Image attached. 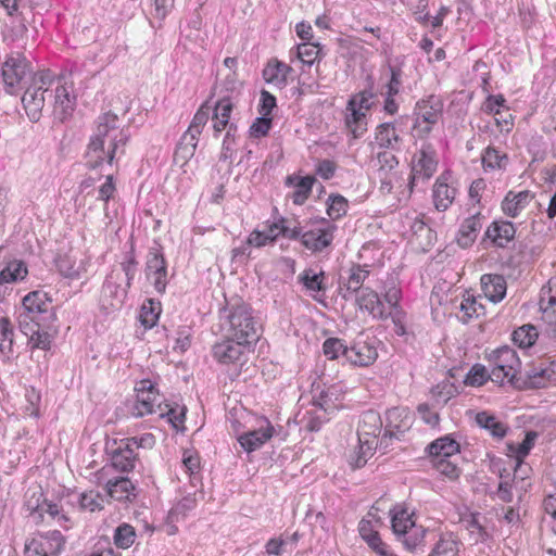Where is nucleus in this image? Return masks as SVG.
<instances>
[{
    "label": "nucleus",
    "instance_id": "79ce46f5",
    "mask_svg": "<svg viewBox=\"0 0 556 556\" xmlns=\"http://www.w3.org/2000/svg\"><path fill=\"white\" fill-rule=\"evenodd\" d=\"M538 439V433L535 431H528L525 435V439L521 443L515 445V444H508L509 451L515 454L517 464L515 467V471L517 468L521 465L522 459L530 453L532 447L535 444V441Z\"/></svg>",
    "mask_w": 556,
    "mask_h": 556
},
{
    "label": "nucleus",
    "instance_id": "4c0bfd02",
    "mask_svg": "<svg viewBox=\"0 0 556 556\" xmlns=\"http://www.w3.org/2000/svg\"><path fill=\"white\" fill-rule=\"evenodd\" d=\"M554 378L555 372L548 368H533L527 372L526 379H522V383H525L522 389L544 388Z\"/></svg>",
    "mask_w": 556,
    "mask_h": 556
},
{
    "label": "nucleus",
    "instance_id": "dca6fc26",
    "mask_svg": "<svg viewBox=\"0 0 556 556\" xmlns=\"http://www.w3.org/2000/svg\"><path fill=\"white\" fill-rule=\"evenodd\" d=\"M3 250L4 248L0 247V287L22 281L28 274V268L24 261L2 257Z\"/></svg>",
    "mask_w": 556,
    "mask_h": 556
},
{
    "label": "nucleus",
    "instance_id": "37998d69",
    "mask_svg": "<svg viewBox=\"0 0 556 556\" xmlns=\"http://www.w3.org/2000/svg\"><path fill=\"white\" fill-rule=\"evenodd\" d=\"M161 314V303L157 301H154L152 299L147 300L140 311V323L144 326V328H152Z\"/></svg>",
    "mask_w": 556,
    "mask_h": 556
},
{
    "label": "nucleus",
    "instance_id": "0eeeda50",
    "mask_svg": "<svg viewBox=\"0 0 556 556\" xmlns=\"http://www.w3.org/2000/svg\"><path fill=\"white\" fill-rule=\"evenodd\" d=\"M302 244L309 251L317 253L328 248L334 238L337 225L333 222L320 217L309 218L304 225Z\"/></svg>",
    "mask_w": 556,
    "mask_h": 556
},
{
    "label": "nucleus",
    "instance_id": "393cba45",
    "mask_svg": "<svg viewBox=\"0 0 556 556\" xmlns=\"http://www.w3.org/2000/svg\"><path fill=\"white\" fill-rule=\"evenodd\" d=\"M516 229L510 222H494L486 231L485 237L490 239L494 245L498 248H506L507 244L514 239Z\"/></svg>",
    "mask_w": 556,
    "mask_h": 556
},
{
    "label": "nucleus",
    "instance_id": "6ab92c4d",
    "mask_svg": "<svg viewBox=\"0 0 556 556\" xmlns=\"http://www.w3.org/2000/svg\"><path fill=\"white\" fill-rule=\"evenodd\" d=\"M108 495L119 502H134L137 497L136 486L127 477H117L105 483Z\"/></svg>",
    "mask_w": 556,
    "mask_h": 556
},
{
    "label": "nucleus",
    "instance_id": "a18cd8bd",
    "mask_svg": "<svg viewBox=\"0 0 556 556\" xmlns=\"http://www.w3.org/2000/svg\"><path fill=\"white\" fill-rule=\"evenodd\" d=\"M349 208L348 200L341 194H330L327 200V214L331 222L344 216Z\"/></svg>",
    "mask_w": 556,
    "mask_h": 556
},
{
    "label": "nucleus",
    "instance_id": "f704fd0d",
    "mask_svg": "<svg viewBox=\"0 0 556 556\" xmlns=\"http://www.w3.org/2000/svg\"><path fill=\"white\" fill-rule=\"evenodd\" d=\"M345 124L355 138L361 137L366 130V113L365 111L346 105Z\"/></svg>",
    "mask_w": 556,
    "mask_h": 556
},
{
    "label": "nucleus",
    "instance_id": "0e129e2a",
    "mask_svg": "<svg viewBox=\"0 0 556 556\" xmlns=\"http://www.w3.org/2000/svg\"><path fill=\"white\" fill-rule=\"evenodd\" d=\"M433 467L450 479H456L459 476L458 467L450 460V458L432 459Z\"/></svg>",
    "mask_w": 556,
    "mask_h": 556
},
{
    "label": "nucleus",
    "instance_id": "3c124183",
    "mask_svg": "<svg viewBox=\"0 0 556 556\" xmlns=\"http://www.w3.org/2000/svg\"><path fill=\"white\" fill-rule=\"evenodd\" d=\"M55 266L58 271L65 278L77 279L79 278L80 271L79 266H76V262L67 255H60L55 260Z\"/></svg>",
    "mask_w": 556,
    "mask_h": 556
},
{
    "label": "nucleus",
    "instance_id": "72a5a7b5",
    "mask_svg": "<svg viewBox=\"0 0 556 556\" xmlns=\"http://www.w3.org/2000/svg\"><path fill=\"white\" fill-rule=\"evenodd\" d=\"M476 422L479 427L488 430L492 437L503 439L507 432V426L497 420L494 415L486 412H480L476 415Z\"/></svg>",
    "mask_w": 556,
    "mask_h": 556
},
{
    "label": "nucleus",
    "instance_id": "69168bd1",
    "mask_svg": "<svg viewBox=\"0 0 556 556\" xmlns=\"http://www.w3.org/2000/svg\"><path fill=\"white\" fill-rule=\"evenodd\" d=\"M390 79L387 84L386 93L389 96H396L402 86V70L397 66L389 65Z\"/></svg>",
    "mask_w": 556,
    "mask_h": 556
},
{
    "label": "nucleus",
    "instance_id": "4468645a",
    "mask_svg": "<svg viewBox=\"0 0 556 556\" xmlns=\"http://www.w3.org/2000/svg\"><path fill=\"white\" fill-rule=\"evenodd\" d=\"M52 309L51 300L48 294L41 290L29 292L23 298L22 307L20 312L26 313L42 319L47 323L54 319V314L50 312Z\"/></svg>",
    "mask_w": 556,
    "mask_h": 556
},
{
    "label": "nucleus",
    "instance_id": "13d9d810",
    "mask_svg": "<svg viewBox=\"0 0 556 556\" xmlns=\"http://www.w3.org/2000/svg\"><path fill=\"white\" fill-rule=\"evenodd\" d=\"M505 154H501L498 150L493 147H488L482 155V164L484 168L495 169L503 166V161H506Z\"/></svg>",
    "mask_w": 556,
    "mask_h": 556
},
{
    "label": "nucleus",
    "instance_id": "2f4dec72",
    "mask_svg": "<svg viewBox=\"0 0 556 556\" xmlns=\"http://www.w3.org/2000/svg\"><path fill=\"white\" fill-rule=\"evenodd\" d=\"M318 387L313 389V405L315 407H320L325 409V412H329L330 414L337 409L336 402L340 397L339 389L336 386H330L326 389L320 390L317 393Z\"/></svg>",
    "mask_w": 556,
    "mask_h": 556
},
{
    "label": "nucleus",
    "instance_id": "473e14b6",
    "mask_svg": "<svg viewBox=\"0 0 556 556\" xmlns=\"http://www.w3.org/2000/svg\"><path fill=\"white\" fill-rule=\"evenodd\" d=\"M315 181H316L315 178L311 177V176H306V177L289 176L287 178V184L294 186V191L291 194V199L294 204L302 205L307 200Z\"/></svg>",
    "mask_w": 556,
    "mask_h": 556
},
{
    "label": "nucleus",
    "instance_id": "5fc2aeb1",
    "mask_svg": "<svg viewBox=\"0 0 556 556\" xmlns=\"http://www.w3.org/2000/svg\"><path fill=\"white\" fill-rule=\"evenodd\" d=\"M506 106V99L503 94H489L482 104V111L494 116L501 115Z\"/></svg>",
    "mask_w": 556,
    "mask_h": 556
},
{
    "label": "nucleus",
    "instance_id": "c9c22d12",
    "mask_svg": "<svg viewBox=\"0 0 556 556\" xmlns=\"http://www.w3.org/2000/svg\"><path fill=\"white\" fill-rule=\"evenodd\" d=\"M539 338V331L532 324H525L514 330L511 340L520 349H528L535 344Z\"/></svg>",
    "mask_w": 556,
    "mask_h": 556
},
{
    "label": "nucleus",
    "instance_id": "052dcab7",
    "mask_svg": "<svg viewBox=\"0 0 556 556\" xmlns=\"http://www.w3.org/2000/svg\"><path fill=\"white\" fill-rule=\"evenodd\" d=\"M376 93L371 90H364L355 94L349 100V106H356L363 111H368L374 105Z\"/></svg>",
    "mask_w": 556,
    "mask_h": 556
},
{
    "label": "nucleus",
    "instance_id": "a211bd4d",
    "mask_svg": "<svg viewBox=\"0 0 556 556\" xmlns=\"http://www.w3.org/2000/svg\"><path fill=\"white\" fill-rule=\"evenodd\" d=\"M325 279L326 276L323 270L317 273L313 268H306L298 276V281L303 285L315 301L320 303H324L327 290Z\"/></svg>",
    "mask_w": 556,
    "mask_h": 556
},
{
    "label": "nucleus",
    "instance_id": "338daca9",
    "mask_svg": "<svg viewBox=\"0 0 556 556\" xmlns=\"http://www.w3.org/2000/svg\"><path fill=\"white\" fill-rule=\"evenodd\" d=\"M49 542L42 539H31L25 545V556H49L47 545Z\"/></svg>",
    "mask_w": 556,
    "mask_h": 556
},
{
    "label": "nucleus",
    "instance_id": "c756f323",
    "mask_svg": "<svg viewBox=\"0 0 556 556\" xmlns=\"http://www.w3.org/2000/svg\"><path fill=\"white\" fill-rule=\"evenodd\" d=\"M426 450L432 459L450 458L459 452L460 446L454 439L445 435L431 442Z\"/></svg>",
    "mask_w": 556,
    "mask_h": 556
},
{
    "label": "nucleus",
    "instance_id": "e2e57ef3",
    "mask_svg": "<svg viewBox=\"0 0 556 556\" xmlns=\"http://www.w3.org/2000/svg\"><path fill=\"white\" fill-rule=\"evenodd\" d=\"M490 376L491 371L489 372L483 365L477 364L470 369L465 379V383L469 386H482L490 379Z\"/></svg>",
    "mask_w": 556,
    "mask_h": 556
},
{
    "label": "nucleus",
    "instance_id": "49530a36",
    "mask_svg": "<svg viewBox=\"0 0 556 556\" xmlns=\"http://www.w3.org/2000/svg\"><path fill=\"white\" fill-rule=\"evenodd\" d=\"M323 351L329 359L342 357L346 361L349 346H346L344 341L339 338H328L323 344Z\"/></svg>",
    "mask_w": 556,
    "mask_h": 556
},
{
    "label": "nucleus",
    "instance_id": "bf43d9fd",
    "mask_svg": "<svg viewBox=\"0 0 556 556\" xmlns=\"http://www.w3.org/2000/svg\"><path fill=\"white\" fill-rule=\"evenodd\" d=\"M548 296H545V293L542 294L540 299V308L544 314V317L548 320L549 324H555L556 331V296L551 294V290L547 291Z\"/></svg>",
    "mask_w": 556,
    "mask_h": 556
},
{
    "label": "nucleus",
    "instance_id": "9b49d317",
    "mask_svg": "<svg viewBox=\"0 0 556 556\" xmlns=\"http://www.w3.org/2000/svg\"><path fill=\"white\" fill-rule=\"evenodd\" d=\"M135 390L137 392V400L131 410L135 417H143L149 414L157 413V410L160 412V416L164 415L161 409V396L151 380H141Z\"/></svg>",
    "mask_w": 556,
    "mask_h": 556
},
{
    "label": "nucleus",
    "instance_id": "5701e85b",
    "mask_svg": "<svg viewBox=\"0 0 556 556\" xmlns=\"http://www.w3.org/2000/svg\"><path fill=\"white\" fill-rule=\"evenodd\" d=\"M356 303L361 309H366L372 317L379 319H387L384 305L381 302L377 292L369 288H363L356 296Z\"/></svg>",
    "mask_w": 556,
    "mask_h": 556
},
{
    "label": "nucleus",
    "instance_id": "7c9ffc66",
    "mask_svg": "<svg viewBox=\"0 0 556 556\" xmlns=\"http://www.w3.org/2000/svg\"><path fill=\"white\" fill-rule=\"evenodd\" d=\"M50 93L54 96V112L63 121L70 115L75 106V97H71L67 87L58 85Z\"/></svg>",
    "mask_w": 556,
    "mask_h": 556
},
{
    "label": "nucleus",
    "instance_id": "f257e3e1",
    "mask_svg": "<svg viewBox=\"0 0 556 556\" xmlns=\"http://www.w3.org/2000/svg\"><path fill=\"white\" fill-rule=\"evenodd\" d=\"M220 329L225 338L253 344L258 339L260 325L251 306L244 302L227 303L219 313Z\"/></svg>",
    "mask_w": 556,
    "mask_h": 556
},
{
    "label": "nucleus",
    "instance_id": "9d476101",
    "mask_svg": "<svg viewBox=\"0 0 556 556\" xmlns=\"http://www.w3.org/2000/svg\"><path fill=\"white\" fill-rule=\"evenodd\" d=\"M17 321L20 330L28 338L31 349H50L51 336L46 330L47 321L23 312H18Z\"/></svg>",
    "mask_w": 556,
    "mask_h": 556
},
{
    "label": "nucleus",
    "instance_id": "ea45409f",
    "mask_svg": "<svg viewBox=\"0 0 556 556\" xmlns=\"http://www.w3.org/2000/svg\"><path fill=\"white\" fill-rule=\"evenodd\" d=\"M391 523L393 533L397 539L402 538L412 527L415 526L406 509L391 510Z\"/></svg>",
    "mask_w": 556,
    "mask_h": 556
},
{
    "label": "nucleus",
    "instance_id": "f3484780",
    "mask_svg": "<svg viewBox=\"0 0 556 556\" xmlns=\"http://www.w3.org/2000/svg\"><path fill=\"white\" fill-rule=\"evenodd\" d=\"M345 275L340 276V293L344 300H350L354 294L362 291L369 270L361 265H353L345 270Z\"/></svg>",
    "mask_w": 556,
    "mask_h": 556
},
{
    "label": "nucleus",
    "instance_id": "de8ad7c7",
    "mask_svg": "<svg viewBox=\"0 0 556 556\" xmlns=\"http://www.w3.org/2000/svg\"><path fill=\"white\" fill-rule=\"evenodd\" d=\"M129 138V128H122L114 136H111V140L109 141V149L104 154V161L106 160L109 164H112V161L114 160L119 147H124Z\"/></svg>",
    "mask_w": 556,
    "mask_h": 556
},
{
    "label": "nucleus",
    "instance_id": "603ef678",
    "mask_svg": "<svg viewBox=\"0 0 556 556\" xmlns=\"http://www.w3.org/2000/svg\"><path fill=\"white\" fill-rule=\"evenodd\" d=\"M199 139L184 134L177 146L175 155L184 161H188L194 155Z\"/></svg>",
    "mask_w": 556,
    "mask_h": 556
},
{
    "label": "nucleus",
    "instance_id": "ddd939ff",
    "mask_svg": "<svg viewBox=\"0 0 556 556\" xmlns=\"http://www.w3.org/2000/svg\"><path fill=\"white\" fill-rule=\"evenodd\" d=\"M410 188L415 185V181L419 178L422 180L430 179L437 170L438 160L437 152L432 144L424 143L418 153L415 154L413 160Z\"/></svg>",
    "mask_w": 556,
    "mask_h": 556
},
{
    "label": "nucleus",
    "instance_id": "bb28decb",
    "mask_svg": "<svg viewBox=\"0 0 556 556\" xmlns=\"http://www.w3.org/2000/svg\"><path fill=\"white\" fill-rule=\"evenodd\" d=\"M456 194V189L452 188L447 185L444 175H441L434 186L432 191L433 203L438 211L444 212L450 205L453 203Z\"/></svg>",
    "mask_w": 556,
    "mask_h": 556
},
{
    "label": "nucleus",
    "instance_id": "a878e982",
    "mask_svg": "<svg viewBox=\"0 0 556 556\" xmlns=\"http://www.w3.org/2000/svg\"><path fill=\"white\" fill-rule=\"evenodd\" d=\"M346 362L354 366L366 367L371 365L378 356L376 349L366 343H355L346 352Z\"/></svg>",
    "mask_w": 556,
    "mask_h": 556
},
{
    "label": "nucleus",
    "instance_id": "a19ab883",
    "mask_svg": "<svg viewBox=\"0 0 556 556\" xmlns=\"http://www.w3.org/2000/svg\"><path fill=\"white\" fill-rule=\"evenodd\" d=\"M428 534V530L421 526H414L399 540L402 541L405 548L409 552H415L425 544V538Z\"/></svg>",
    "mask_w": 556,
    "mask_h": 556
},
{
    "label": "nucleus",
    "instance_id": "864d4df0",
    "mask_svg": "<svg viewBox=\"0 0 556 556\" xmlns=\"http://www.w3.org/2000/svg\"><path fill=\"white\" fill-rule=\"evenodd\" d=\"M280 223H282V227H280L282 237L302 242V235L305 230L304 226H301L296 219L290 220L285 217H280Z\"/></svg>",
    "mask_w": 556,
    "mask_h": 556
},
{
    "label": "nucleus",
    "instance_id": "4be33fe9",
    "mask_svg": "<svg viewBox=\"0 0 556 556\" xmlns=\"http://www.w3.org/2000/svg\"><path fill=\"white\" fill-rule=\"evenodd\" d=\"M375 140L380 148L391 151H400L403 142L402 138L397 134L395 124L392 122L382 123L377 126Z\"/></svg>",
    "mask_w": 556,
    "mask_h": 556
},
{
    "label": "nucleus",
    "instance_id": "412c9836",
    "mask_svg": "<svg viewBox=\"0 0 556 556\" xmlns=\"http://www.w3.org/2000/svg\"><path fill=\"white\" fill-rule=\"evenodd\" d=\"M111 465L121 472H129L135 468L137 462V453L128 446V443L122 441L121 444L110 452Z\"/></svg>",
    "mask_w": 556,
    "mask_h": 556
},
{
    "label": "nucleus",
    "instance_id": "4d7b16f0",
    "mask_svg": "<svg viewBox=\"0 0 556 556\" xmlns=\"http://www.w3.org/2000/svg\"><path fill=\"white\" fill-rule=\"evenodd\" d=\"M236 134H237V126L231 123L228 126L225 138L223 140V147H222V153H220L222 161L231 160L232 152L235 151Z\"/></svg>",
    "mask_w": 556,
    "mask_h": 556
},
{
    "label": "nucleus",
    "instance_id": "7ed1b4c3",
    "mask_svg": "<svg viewBox=\"0 0 556 556\" xmlns=\"http://www.w3.org/2000/svg\"><path fill=\"white\" fill-rule=\"evenodd\" d=\"M36 76L37 72H34L31 63L21 52L8 54L1 65L3 89L11 96H20Z\"/></svg>",
    "mask_w": 556,
    "mask_h": 556
},
{
    "label": "nucleus",
    "instance_id": "cd10ccee",
    "mask_svg": "<svg viewBox=\"0 0 556 556\" xmlns=\"http://www.w3.org/2000/svg\"><path fill=\"white\" fill-rule=\"evenodd\" d=\"M482 228L481 223V214L476 213L472 216L466 218L463 224L460 225V228L458 230L457 235V243L462 248H468L470 247L476 238L480 229Z\"/></svg>",
    "mask_w": 556,
    "mask_h": 556
},
{
    "label": "nucleus",
    "instance_id": "1a4fd4ad",
    "mask_svg": "<svg viewBox=\"0 0 556 556\" xmlns=\"http://www.w3.org/2000/svg\"><path fill=\"white\" fill-rule=\"evenodd\" d=\"M144 275L156 292H165L167 286V262L163 253V248L157 242H154V245L148 251Z\"/></svg>",
    "mask_w": 556,
    "mask_h": 556
},
{
    "label": "nucleus",
    "instance_id": "f03ea898",
    "mask_svg": "<svg viewBox=\"0 0 556 556\" xmlns=\"http://www.w3.org/2000/svg\"><path fill=\"white\" fill-rule=\"evenodd\" d=\"M491 363V376L490 379L503 386L508 382L516 389H522V378L519 376L521 370V361L517 352L508 345L501 346L489 356Z\"/></svg>",
    "mask_w": 556,
    "mask_h": 556
},
{
    "label": "nucleus",
    "instance_id": "8fccbe9b",
    "mask_svg": "<svg viewBox=\"0 0 556 556\" xmlns=\"http://www.w3.org/2000/svg\"><path fill=\"white\" fill-rule=\"evenodd\" d=\"M210 116V109L206 106H201L198 112L194 114L188 129L186 130V135H189L193 138L199 139L204 126L206 125Z\"/></svg>",
    "mask_w": 556,
    "mask_h": 556
},
{
    "label": "nucleus",
    "instance_id": "20e7f679",
    "mask_svg": "<svg viewBox=\"0 0 556 556\" xmlns=\"http://www.w3.org/2000/svg\"><path fill=\"white\" fill-rule=\"evenodd\" d=\"M53 80V76L49 71H39L34 80L22 90L21 101L31 123H37L41 118L46 93L50 92Z\"/></svg>",
    "mask_w": 556,
    "mask_h": 556
},
{
    "label": "nucleus",
    "instance_id": "774afa93",
    "mask_svg": "<svg viewBox=\"0 0 556 556\" xmlns=\"http://www.w3.org/2000/svg\"><path fill=\"white\" fill-rule=\"evenodd\" d=\"M79 504L83 509L89 511L101 509V496L94 491L83 493L79 498Z\"/></svg>",
    "mask_w": 556,
    "mask_h": 556
},
{
    "label": "nucleus",
    "instance_id": "680f3d73",
    "mask_svg": "<svg viewBox=\"0 0 556 556\" xmlns=\"http://www.w3.org/2000/svg\"><path fill=\"white\" fill-rule=\"evenodd\" d=\"M298 58L305 64L312 65L318 58L319 46L311 42H303L298 46Z\"/></svg>",
    "mask_w": 556,
    "mask_h": 556
},
{
    "label": "nucleus",
    "instance_id": "b1692460",
    "mask_svg": "<svg viewBox=\"0 0 556 556\" xmlns=\"http://www.w3.org/2000/svg\"><path fill=\"white\" fill-rule=\"evenodd\" d=\"M481 288L484 295L493 303L501 302L505 294L507 285L502 275L484 274L481 277Z\"/></svg>",
    "mask_w": 556,
    "mask_h": 556
},
{
    "label": "nucleus",
    "instance_id": "6e6d98bb",
    "mask_svg": "<svg viewBox=\"0 0 556 556\" xmlns=\"http://www.w3.org/2000/svg\"><path fill=\"white\" fill-rule=\"evenodd\" d=\"M43 501H46L41 490L35 491L26 501V508L36 522H39L43 515Z\"/></svg>",
    "mask_w": 556,
    "mask_h": 556
},
{
    "label": "nucleus",
    "instance_id": "39448f33",
    "mask_svg": "<svg viewBox=\"0 0 556 556\" xmlns=\"http://www.w3.org/2000/svg\"><path fill=\"white\" fill-rule=\"evenodd\" d=\"M117 122V115L112 112H106L98 117L96 132L88 146V167L97 168L103 163L105 140L108 139L110 141L111 136H114L119 130Z\"/></svg>",
    "mask_w": 556,
    "mask_h": 556
},
{
    "label": "nucleus",
    "instance_id": "6e6552de",
    "mask_svg": "<svg viewBox=\"0 0 556 556\" xmlns=\"http://www.w3.org/2000/svg\"><path fill=\"white\" fill-rule=\"evenodd\" d=\"M387 422L380 447L388 448L392 440L402 441L413 426V415L404 407H393L387 412Z\"/></svg>",
    "mask_w": 556,
    "mask_h": 556
},
{
    "label": "nucleus",
    "instance_id": "f8f14e48",
    "mask_svg": "<svg viewBox=\"0 0 556 556\" xmlns=\"http://www.w3.org/2000/svg\"><path fill=\"white\" fill-rule=\"evenodd\" d=\"M416 116L414 128L420 126V122L427 125L419 129L420 136H427L431 132L432 126L439 122L443 115V102L439 97L430 96L427 99L419 100L414 109Z\"/></svg>",
    "mask_w": 556,
    "mask_h": 556
},
{
    "label": "nucleus",
    "instance_id": "423d86ee",
    "mask_svg": "<svg viewBox=\"0 0 556 556\" xmlns=\"http://www.w3.org/2000/svg\"><path fill=\"white\" fill-rule=\"evenodd\" d=\"M117 122V115L112 112H106L98 117L96 132L88 146V167L97 168L103 163L105 140L108 139L110 141L111 136H114L119 130Z\"/></svg>",
    "mask_w": 556,
    "mask_h": 556
},
{
    "label": "nucleus",
    "instance_id": "2eb2a0df",
    "mask_svg": "<svg viewBox=\"0 0 556 556\" xmlns=\"http://www.w3.org/2000/svg\"><path fill=\"white\" fill-rule=\"evenodd\" d=\"M250 346L251 344L240 340L225 338L220 342H217L213 345L212 354L213 357L220 364H236L242 359L245 350Z\"/></svg>",
    "mask_w": 556,
    "mask_h": 556
},
{
    "label": "nucleus",
    "instance_id": "09e8293b",
    "mask_svg": "<svg viewBox=\"0 0 556 556\" xmlns=\"http://www.w3.org/2000/svg\"><path fill=\"white\" fill-rule=\"evenodd\" d=\"M136 539L135 528L128 523L119 525L114 532V543L117 547L126 549L130 547Z\"/></svg>",
    "mask_w": 556,
    "mask_h": 556
},
{
    "label": "nucleus",
    "instance_id": "aec40b11",
    "mask_svg": "<svg viewBox=\"0 0 556 556\" xmlns=\"http://www.w3.org/2000/svg\"><path fill=\"white\" fill-rule=\"evenodd\" d=\"M273 434L274 427L266 420V427L250 430L238 435V442L244 451L251 453L263 446Z\"/></svg>",
    "mask_w": 556,
    "mask_h": 556
},
{
    "label": "nucleus",
    "instance_id": "58836bf2",
    "mask_svg": "<svg viewBox=\"0 0 556 556\" xmlns=\"http://www.w3.org/2000/svg\"><path fill=\"white\" fill-rule=\"evenodd\" d=\"M291 71L292 68L289 65L276 61L275 63H268L263 71V76L267 83L285 85L287 76Z\"/></svg>",
    "mask_w": 556,
    "mask_h": 556
},
{
    "label": "nucleus",
    "instance_id": "e433bc0d",
    "mask_svg": "<svg viewBox=\"0 0 556 556\" xmlns=\"http://www.w3.org/2000/svg\"><path fill=\"white\" fill-rule=\"evenodd\" d=\"M329 412H325V409L316 407L315 409L306 410L303 414L300 424L305 430L316 432L319 431L323 425L329 420Z\"/></svg>",
    "mask_w": 556,
    "mask_h": 556
},
{
    "label": "nucleus",
    "instance_id": "c03bdc74",
    "mask_svg": "<svg viewBox=\"0 0 556 556\" xmlns=\"http://www.w3.org/2000/svg\"><path fill=\"white\" fill-rule=\"evenodd\" d=\"M457 554L458 543L452 534H448L440 538L428 556H457Z\"/></svg>",
    "mask_w": 556,
    "mask_h": 556
},
{
    "label": "nucleus",
    "instance_id": "c85d7f7f",
    "mask_svg": "<svg viewBox=\"0 0 556 556\" xmlns=\"http://www.w3.org/2000/svg\"><path fill=\"white\" fill-rule=\"evenodd\" d=\"M533 194L530 191L514 193L509 191L502 202L503 212L510 217H516L532 200Z\"/></svg>",
    "mask_w": 556,
    "mask_h": 556
}]
</instances>
